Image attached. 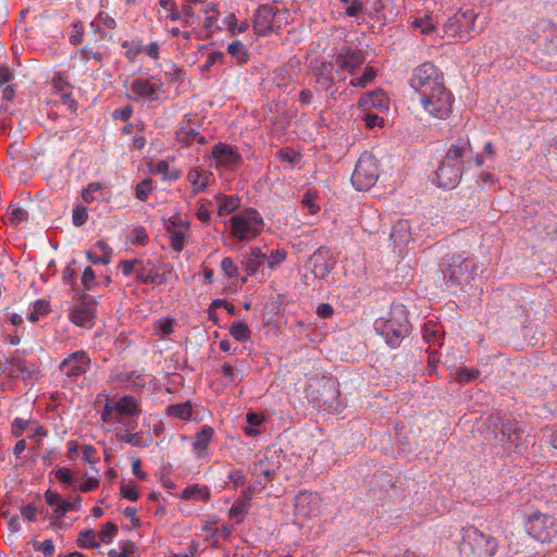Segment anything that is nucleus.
I'll use <instances>...</instances> for the list:
<instances>
[{
	"instance_id": "f257e3e1",
	"label": "nucleus",
	"mask_w": 557,
	"mask_h": 557,
	"mask_svg": "<svg viewBox=\"0 0 557 557\" xmlns=\"http://www.w3.org/2000/svg\"><path fill=\"white\" fill-rule=\"evenodd\" d=\"M411 87L419 94L420 103L433 117L446 119L451 112L453 96L446 88L437 67L425 62L419 65L410 79Z\"/></svg>"
},
{
	"instance_id": "f03ea898",
	"label": "nucleus",
	"mask_w": 557,
	"mask_h": 557,
	"mask_svg": "<svg viewBox=\"0 0 557 557\" xmlns=\"http://www.w3.org/2000/svg\"><path fill=\"white\" fill-rule=\"evenodd\" d=\"M498 549L497 540L469 525L462 529L459 544L460 557H494Z\"/></svg>"
},
{
	"instance_id": "7ed1b4c3",
	"label": "nucleus",
	"mask_w": 557,
	"mask_h": 557,
	"mask_svg": "<svg viewBox=\"0 0 557 557\" xmlns=\"http://www.w3.org/2000/svg\"><path fill=\"white\" fill-rule=\"evenodd\" d=\"M375 331L385 338L391 347H396L409 333V321L403 306H395L387 318H380L374 323Z\"/></svg>"
},
{
	"instance_id": "20e7f679",
	"label": "nucleus",
	"mask_w": 557,
	"mask_h": 557,
	"mask_svg": "<svg viewBox=\"0 0 557 557\" xmlns=\"http://www.w3.org/2000/svg\"><path fill=\"white\" fill-rule=\"evenodd\" d=\"M322 497L315 492L301 491L294 499V523L300 528L311 529L322 513Z\"/></svg>"
},
{
	"instance_id": "39448f33",
	"label": "nucleus",
	"mask_w": 557,
	"mask_h": 557,
	"mask_svg": "<svg viewBox=\"0 0 557 557\" xmlns=\"http://www.w3.org/2000/svg\"><path fill=\"white\" fill-rule=\"evenodd\" d=\"M263 228V219L255 209H246L230 219V235L238 242L253 240L262 233Z\"/></svg>"
},
{
	"instance_id": "423d86ee",
	"label": "nucleus",
	"mask_w": 557,
	"mask_h": 557,
	"mask_svg": "<svg viewBox=\"0 0 557 557\" xmlns=\"http://www.w3.org/2000/svg\"><path fill=\"white\" fill-rule=\"evenodd\" d=\"M478 14L471 10H458L443 25L445 36L454 41H469L472 38Z\"/></svg>"
},
{
	"instance_id": "0eeeda50",
	"label": "nucleus",
	"mask_w": 557,
	"mask_h": 557,
	"mask_svg": "<svg viewBox=\"0 0 557 557\" xmlns=\"http://www.w3.org/2000/svg\"><path fill=\"white\" fill-rule=\"evenodd\" d=\"M379 178L376 158L370 152H363L357 161L351 175V183L358 190H368Z\"/></svg>"
},
{
	"instance_id": "6e6552de",
	"label": "nucleus",
	"mask_w": 557,
	"mask_h": 557,
	"mask_svg": "<svg viewBox=\"0 0 557 557\" xmlns=\"http://www.w3.org/2000/svg\"><path fill=\"white\" fill-rule=\"evenodd\" d=\"M528 533L535 540L547 543L557 534V523L555 517L546 513H533L527 522Z\"/></svg>"
},
{
	"instance_id": "1a4fd4ad",
	"label": "nucleus",
	"mask_w": 557,
	"mask_h": 557,
	"mask_svg": "<svg viewBox=\"0 0 557 557\" xmlns=\"http://www.w3.org/2000/svg\"><path fill=\"white\" fill-rule=\"evenodd\" d=\"M129 97L135 101H154L163 92V84L160 79L151 78H136L129 87Z\"/></svg>"
},
{
	"instance_id": "9d476101",
	"label": "nucleus",
	"mask_w": 557,
	"mask_h": 557,
	"mask_svg": "<svg viewBox=\"0 0 557 557\" xmlns=\"http://www.w3.org/2000/svg\"><path fill=\"white\" fill-rule=\"evenodd\" d=\"M97 301L90 296H83L69 313L70 320L77 326L91 327L97 317Z\"/></svg>"
},
{
	"instance_id": "9b49d317",
	"label": "nucleus",
	"mask_w": 557,
	"mask_h": 557,
	"mask_svg": "<svg viewBox=\"0 0 557 557\" xmlns=\"http://www.w3.org/2000/svg\"><path fill=\"white\" fill-rule=\"evenodd\" d=\"M473 277V264L467 258L453 256L449 258L444 278L448 282L462 284L469 283Z\"/></svg>"
},
{
	"instance_id": "f8f14e48",
	"label": "nucleus",
	"mask_w": 557,
	"mask_h": 557,
	"mask_svg": "<svg viewBox=\"0 0 557 557\" xmlns=\"http://www.w3.org/2000/svg\"><path fill=\"white\" fill-rule=\"evenodd\" d=\"M213 166L220 171H234L242 162V157L235 148L220 143L212 148Z\"/></svg>"
},
{
	"instance_id": "ddd939ff",
	"label": "nucleus",
	"mask_w": 557,
	"mask_h": 557,
	"mask_svg": "<svg viewBox=\"0 0 557 557\" xmlns=\"http://www.w3.org/2000/svg\"><path fill=\"white\" fill-rule=\"evenodd\" d=\"M276 27H280L278 11L272 4L259 7L253 20V28L256 33L259 35H267Z\"/></svg>"
},
{
	"instance_id": "4468645a",
	"label": "nucleus",
	"mask_w": 557,
	"mask_h": 557,
	"mask_svg": "<svg viewBox=\"0 0 557 557\" xmlns=\"http://www.w3.org/2000/svg\"><path fill=\"white\" fill-rule=\"evenodd\" d=\"M491 425L498 428L500 432L495 434V440L505 446L508 450L517 449L521 438V434L515 423L511 421L502 422L499 418L491 417L488 419Z\"/></svg>"
},
{
	"instance_id": "2eb2a0df",
	"label": "nucleus",
	"mask_w": 557,
	"mask_h": 557,
	"mask_svg": "<svg viewBox=\"0 0 557 557\" xmlns=\"http://www.w3.org/2000/svg\"><path fill=\"white\" fill-rule=\"evenodd\" d=\"M138 280L144 283H150L153 285H162L169 283H176L178 275L173 269L166 264L162 267V272H154L150 267V263L141 264V268L137 270Z\"/></svg>"
},
{
	"instance_id": "dca6fc26",
	"label": "nucleus",
	"mask_w": 557,
	"mask_h": 557,
	"mask_svg": "<svg viewBox=\"0 0 557 557\" xmlns=\"http://www.w3.org/2000/svg\"><path fill=\"white\" fill-rule=\"evenodd\" d=\"M364 60L366 58L361 50L345 47L333 57L332 61L338 71H347L352 74L363 64Z\"/></svg>"
},
{
	"instance_id": "f3484780",
	"label": "nucleus",
	"mask_w": 557,
	"mask_h": 557,
	"mask_svg": "<svg viewBox=\"0 0 557 557\" xmlns=\"http://www.w3.org/2000/svg\"><path fill=\"white\" fill-rule=\"evenodd\" d=\"M89 366V357L85 351L79 350L65 358L60 364V370L67 377H77L85 374Z\"/></svg>"
},
{
	"instance_id": "a211bd4d",
	"label": "nucleus",
	"mask_w": 557,
	"mask_h": 557,
	"mask_svg": "<svg viewBox=\"0 0 557 557\" xmlns=\"http://www.w3.org/2000/svg\"><path fill=\"white\" fill-rule=\"evenodd\" d=\"M280 468L277 457H262L251 466V474L257 478V483L260 488H264L267 483L270 482Z\"/></svg>"
},
{
	"instance_id": "6ab92c4d",
	"label": "nucleus",
	"mask_w": 557,
	"mask_h": 557,
	"mask_svg": "<svg viewBox=\"0 0 557 557\" xmlns=\"http://www.w3.org/2000/svg\"><path fill=\"white\" fill-rule=\"evenodd\" d=\"M462 171L463 170L459 168L457 163L448 162V160L444 158L436 172L438 185L447 189L455 187L461 178Z\"/></svg>"
},
{
	"instance_id": "aec40b11",
	"label": "nucleus",
	"mask_w": 557,
	"mask_h": 557,
	"mask_svg": "<svg viewBox=\"0 0 557 557\" xmlns=\"http://www.w3.org/2000/svg\"><path fill=\"white\" fill-rule=\"evenodd\" d=\"M472 153V146L468 138H459L454 143L445 158L448 162L457 163L463 170L465 160Z\"/></svg>"
},
{
	"instance_id": "412c9836",
	"label": "nucleus",
	"mask_w": 557,
	"mask_h": 557,
	"mask_svg": "<svg viewBox=\"0 0 557 557\" xmlns=\"http://www.w3.org/2000/svg\"><path fill=\"white\" fill-rule=\"evenodd\" d=\"M358 106L363 111H367L371 108L385 111L389 108V98L383 90H374L360 97L358 100Z\"/></svg>"
},
{
	"instance_id": "4be33fe9",
	"label": "nucleus",
	"mask_w": 557,
	"mask_h": 557,
	"mask_svg": "<svg viewBox=\"0 0 557 557\" xmlns=\"http://www.w3.org/2000/svg\"><path fill=\"white\" fill-rule=\"evenodd\" d=\"M211 177V172L205 171L199 166L191 168L187 173V181L191 186V193L194 195H197L199 193L207 190Z\"/></svg>"
},
{
	"instance_id": "5701e85b",
	"label": "nucleus",
	"mask_w": 557,
	"mask_h": 557,
	"mask_svg": "<svg viewBox=\"0 0 557 557\" xmlns=\"http://www.w3.org/2000/svg\"><path fill=\"white\" fill-rule=\"evenodd\" d=\"M213 434L214 431L209 425H203L201 430L196 433L193 442V451L197 458H203L207 455Z\"/></svg>"
},
{
	"instance_id": "b1692460",
	"label": "nucleus",
	"mask_w": 557,
	"mask_h": 557,
	"mask_svg": "<svg viewBox=\"0 0 557 557\" xmlns=\"http://www.w3.org/2000/svg\"><path fill=\"white\" fill-rule=\"evenodd\" d=\"M256 490V487H248L243 492V498L235 502L230 509L231 519L235 520V522L239 523L244 520L250 508L251 494Z\"/></svg>"
},
{
	"instance_id": "393cba45",
	"label": "nucleus",
	"mask_w": 557,
	"mask_h": 557,
	"mask_svg": "<svg viewBox=\"0 0 557 557\" xmlns=\"http://www.w3.org/2000/svg\"><path fill=\"white\" fill-rule=\"evenodd\" d=\"M391 239L396 247L406 246L411 240V227L408 221L398 220L394 223Z\"/></svg>"
},
{
	"instance_id": "a878e982",
	"label": "nucleus",
	"mask_w": 557,
	"mask_h": 557,
	"mask_svg": "<svg viewBox=\"0 0 557 557\" xmlns=\"http://www.w3.org/2000/svg\"><path fill=\"white\" fill-rule=\"evenodd\" d=\"M177 138L185 144H193L195 141L200 145L206 144L205 137L199 135L197 126H195L191 119H185L183 121Z\"/></svg>"
},
{
	"instance_id": "bb28decb",
	"label": "nucleus",
	"mask_w": 557,
	"mask_h": 557,
	"mask_svg": "<svg viewBox=\"0 0 557 557\" xmlns=\"http://www.w3.org/2000/svg\"><path fill=\"white\" fill-rule=\"evenodd\" d=\"M180 497L185 500L207 502L210 498V490L206 485L194 484L186 486Z\"/></svg>"
},
{
	"instance_id": "cd10ccee",
	"label": "nucleus",
	"mask_w": 557,
	"mask_h": 557,
	"mask_svg": "<svg viewBox=\"0 0 557 557\" xmlns=\"http://www.w3.org/2000/svg\"><path fill=\"white\" fill-rule=\"evenodd\" d=\"M215 201L218 203V214L219 215H227L234 212L240 206V198L238 196H226L223 194H218L215 196Z\"/></svg>"
},
{
	"instance_id": "c85d7f7f",
	"label": "nucleus",
	"mask_w": 557,
	"mask_h": 557,
	"mask_svg": "<svg viewBox=\"0 0 557 557\" xmlns=\"http://www.w3.org/2000/svg\"><path fill=\"white\" fill-rule=\"evenodd\" d=\"M13 370L21 373L23 380H37L40 375L39 367L34 363H27L22 359H14L12 362Z\"/></svg>"
},
{
	"instance_id": "c756f323",
	"label": "nucleus",
	"mask_w": 557,
	"mask_h": 557,
	"mask_svg": "<svg viewBox=\"0 0 557 557\" xmlns=\"http://www.w3.org/2000/svg\"><path fill=\"white\" fill-rule=\"evenodd\" d=\"M166 414L174 419L188 421L193 416V406L190 401L170 405L166 407Z\"/></svg>"
},
{
	"instance_id": "7c9ffc66",
	"label": "nucleus",
	"mask_w": 557,
	"mask_h": 557,
	"mask_svg": "<svg viewBox=\"0 0 557 557\" xmlns=\"http://www.w3.org/2000/svg\"><path fill=\"white\" fill-rule=\"evenodd\" d=\"M310 263L312 265L311 271L317 278L322 280L329 275L331 264L321 253H314L310 258Z\"/></svg>"
},
{
	"instance_id": "2f4dec72",
	"label": "nucleus",
	"mask_w": 557,
	"mask_h": 557,
	"mask_svg": "<svg viewBox=\"0 0 557 557\" xmlns=\"http://www.w3.org/2000/svg\"><path fill=\"white\" fill-rule=\"evenodd\" d=\"M265 257H267V253L262 252L260 248H258V247L250 248L249 256L245 263V271L248 274H255L259 270L262 261H264L263 258H265Z\"/></svg>"
},
{
	"instance_id": "473e14b6",
	"label": "nucleus",
	"mask_w": 557,
	"mask_h": 557,
	"mask_svg": "<svg viewBox=\"0 0 557 557\" xmlns=\"http://www.w3.org/2000/svg\"><path fill=\"white\" fill-rule=\"evenodd\" d=\"M114 407L116 409V413L121 416H132L138 411L137 403L131 396H124L114 400Z\"/></svg>"
},
{
	"instance_id": "72a5a7b5",
	"label": "nucleus",
	"mask_w": 557,
	"mask_h": 557,
	"mask_svg": "<svg viewBox=\"0 0 557 557\" xmlns=\"http://www.w3.org/2000/svg\"><path fill=\"white\" fill-rule=\"evenodd\" d=\"M411 26L413 28L420 29V33L422 35H431L435 32L436 28V22L433 20V17L429 14L424 15L423 17H416L411 22Z\"/></svg>"
},
{
	"instance_id": "f704fd0d",
	"label": "nucleus",
	"mask_w": 557,
	"mask_h": 557,
	"mask_svg": "<svg viewBox=\"0 0 557 557\" xmlns=\"http://www.w3.org/2000/svg\"><path fill=\"white\" fill-rule=\"evenodd\" d=\"M376 76V70L370 65H367L363 73L360 76L352 77L349 84L352 87L364 88L369 86Z\"/></svg>"
},
{
	"instance_id": "c9c22d12",
	"label": "nucleus",
	"mask_w": 557,
	"mask_h": 557,
	"mask_svg": "<svg viewBox=\"0 0 557 557\" xmlns=\"http://www.w3.org/2000/svg\"><path fill=\"white\" fill-rule=\"evenodd\" d=\"M227 53L239 64H244L248 61L247 49L239 40H234L227 46Z\"/></svg>"
},
{
	"instance_id": "e433bc0d",
	"label": "nucleus",
	"mask_w": 557,
	"mask_h": 557,
	"mask_svg": "<svg viewBox=\"0 0 557 557\" xmlns=\"http://www.w3.org/2000/svg\"><path fill=\"white\" fill-rule=\"evenodd\" d=\"M543 54L550 57L552 60H545L543 57L540 58V62L548 67L557 69V36H555L542 51Z\"/></svg>"
},
{
	"instance_id": "4c0bfd02",
	"label": "nucleus",
	"mask_w": 557,
	"mask_h": 557,
	"mask_svg": "<svg viewBox=\"0 0 557 557\" xmlns=\"http://www.w3.org/2000/svg\"><path fill=\"white\" fill-rule=\"evenodd\" d=\"M77 545L81 548H97L100 546V542L97 540V533L89 529L79 533L77 537Z\"/></svg>"
},
{
	"instance_id": "58836bf2",
	"label": "nucleus",
	"mask_w": 557,
	"mask_h": 557,
	"mask_svg": "<svg viewBox=\"0 0 557 557\" xmlns=\"http://www.w3.org/2000/svg\"><path fill=\"white\" fill-rule=\"evenodd\" d=\"M333 62L330 64H322L319 73H317V83L323 89H329L334 82V77L332 75Z\"/></svg>"
},
{
	"instance_id": "ea45409f",
	"label": "nucleus",
	"mask_w": 557,
	"mask_h": 557,
	"mask_svg": "<svg viewBox=\"0 0 557 557\" xmlns=\"http://www.w3.org/2000/svg\"><path fill=\"white\" fill-rule=\"evenodd\" d=\"M230 335L237 342L244 343L250 338V330L243 322H234L230 326Z\"/></svg>"
},
{
	"instance_id": "a19ab883",
	"label": "nucleus",
	"mask_w": 557,
	"mask_h": 557,
	"mask_svg": "<svg viewBox=\"0 0 557 557\" xmlns=\"http://www.w3.org/2000/svg\"><path fill=\"white\" fill-rule=\"evenodd\" d=\"M101 195H102V184L98 183V182L88 184L82 190V198L87 203H90L95 200L100 199Z\"/></svg>"
},
{
	"instance_id": "79ce46f5",
	"label": "nucleus",
	"mask_w": 557,
	"mask_h": 557,
	"mask_svg": "<svg viewBox=\"0 0 557 557\" xmlns=\"http://www.w3.org/2000/svg\"><path fill=\"white\" fill-rule=\"evenodd\" d=\"M152 172L161 174L164 180H177L180 177V172L176 169L171 168L170 163L165 160L157 162Z\"/></svg>"
},
{
	"instance_id": "37998d69",
	"label": "nucleus",
	"mask_w": 557,
	"mask_h": 557,
	"mask_svg": "<svg viewBox=\"0 0 557 557\" xmlns=\"http://www.w3.org/2000/svg\"><path fill=\"white\" fill-rule=\"evenodd\" d=\"M205 20H203V26L207 30H212L218 28L216 22L219 18V11L216 9V5L213 3L208 4L205 10Z\"/></svg>"
},
{
	"instance_id": "c03bdc74",
	"label": "nucleus",
	"mask_w": 557,
	"mask_h": 557,
	"mask_svg": "<svg viewBox=\"0 0 557 557\" xmlns=\"http://www.w3.org/2000/svg\"><path fill=\"white\" fill-rule=\"evenodd\" d=\"M206 0H187V2L183 5V24L185 27L193 26L198 20V15H196L191 3H203Z\"/></svg>"
},
{
	"instance_id": "a18cd8bd",
	"label": "nucleus",
	"mask_w": 557,
	"mask_h": 557,
	"mask_svg": "<svg viewBox=\"0 0 557 557\" xmlns=\"http://www.w3.org/2000/svg\"><path fill=\"white\" fill-rule=\"evenodd\" d=\"M224 25L233 35L242 34L249 27V24L246 21L238 23L233 13L228 14L224 18Z\"/></svg>"
},
{
	"instance_id": "49530a36",
	"label": "nucleus",
	"mask_w": 557,
	"mask_h": 557,
	"mask_svg": "<svg viewBox=\"0 0 557 557\" xmlns=\"http://www.w3.org/2000/svg\"><path fill=\"white\" fill-rule=\"evenodd\" d=\"M286 257H287V251L283 248H277V249L271 250L270 253H267V257L263 259H264V261H267L268 267L270 269H275L282 262L285 261Z\"/></svg>"
},
{
	"instance_id": "de8ad7c7",
	"label": "nucleus",
	"mask_w": 557,
	"mask_h": 557,
	"mask_svg": "<svg viewBox=\"0 0 557 557\" xmlns=\"http://www.w3.org/2000/svg\"><path fill=\"white\" fill-rule=\"evenodd\" d=\"M117 533V528L112 522H107L101 531L97 533V540L100 542V544H109L113 541L114 536Z\"/></svg>"
},
{
	"instance_id": "09e8293b",
	"label": "nucleus",
	"mask_w": 557,
	"mask_h": 557,
	"mask_svg": "<svg viewBox=\"0 0 557 557\" xmlns=\"http://www.w3.org/2000/svg\"><path fill=\"white\" fill-rule=\"evenodd\" d=\"M101 419L107 423H120L121 420L117 417L116 409L114 407V400H108L106 403L103 410L101 412Z\"/></svg>"
},
{
	"instance_id": "8fccbe9b",
	"label": "nucleus",
	"mask_w": 557,
	"mask_h": 557,
	"mask_svg": "<svg viewBox=\"0 0 557 557\" xmlns=\"http://www.w3.org/2000/svg\"><path fill=\"white\" fill-rule=\"evenodd\" d=\"M50 310L49 304L46 300H37L33 306V310L28 314L32 322L38 321L41 317L46 315Z\"/></svg>"
},
{
	"instance_id": "3c124183",
	"label": "nucleus",
	"mask_w": 557,
	"mask_h": 557,
	"mask_svg": "<svg viewBox=\"0 0 557 557\" xmlns=\"http://www.w3.org/2000/svg\"><path fill=\"white\" fill-rule=\"evenodd\" d=\"M152 180L146 178L139 182L135 187V195L140 201H145L148 196L152 193Z\"/></svg>"
},
{
	"instance_id": "603ef678",
	"label": "nucleus",
	"mask_w": 557,
	"mask_h": 557,
	"mask_svg": "<svg viewBox=\"0 0 557 557\" xmlns=\"http://www.w3.org/2000/svg\"><path fill=\"white\" fill-rule=\"evenodd\" d=\"M223 53L221 51H211L208 53L205 63L201 65L202 72H209L214 65L223 62Z\"/></svg>"
},
{
	"instance_id": "864d4df0",
	"label": "nucleus",
	"mask_w": 557,
	"mask_h": 557,
	"mask_svg": "<svg viewBox=\"0 0 557 557\" xmlns=\"http://www.w3.org/2000/svg\"><path fill=\"white\" fill-rule=\"evenodd\" d=\"M479 375V371L474 369H458L455 372V380L461 384H466L476 379Z\"/></svg>"
},
{
	"instance_id": "5fc2aeb1",
	"label": "nucleus",
	"mask_w": 557,
	"mask_h": 557,
	"mask_svg": "<svg viewBox=\"0 0 557 557\" xmlns=\"http://www.w3.org/2000/svg\"><path fill=\"white\" fill-rule=\"evenodd\" d=\"M317 198V194L311 190L307 191L302 197V205L308 209L310 214H314L320 210Z\"/></svg>"
},
{
	"instance_id": "6e6d98bb",
	"label": "nucleus",
	"mask_w": 557,
	"mask_h": 557,
	"mask_svg": "<svg viewBox=\"0 0 557 557\" xmlns=\"http://www.w3.org/2000/svg\"><path fill=\"white\" fill-rule=\"evenodd\" d=\"M96 248L100 251L99 261L101 264H108L111 261L112 248L103 239L96 243Z\"/></svg>"
},
{
	"instance_id": "4d7b16f0",
	"label": "nucleus",
	"mask_w": 557,
	"mask_h": 557,
	"mask_svg": "<svg viewBox=\"0 0 557 557\" xmlns=\"http://www.w3.org/2000/svg\"><path fill=\"white\" fill-rule=\"evenodd\" d=\"M221 269L224 272L225 276L228 278H234L237 277L238 275V267L230 257H225L222 259Z\"/></svg>"
},
{
	"instance_id": "13d9d810",
	"label": "nucleus",
	"mask_w": 557,
	"mask_h": 557,
	"mask_svg": "<svg viewBox=\"0 0 557 557\" xmlns=\"http://www.w3.org/2000/svg\"><path fill=\"white\" fill-rule=\"evenodd\" d=\"M81 502H82L81 497H76L75 500H73V502L63 499L61 508H55L54 512L58 516H63L64 513H66L69 511H77L81 508Z\"/></svg>"
},
{
	"instance_id": "bf43d9fd",
	"label": "nucleus",
	"mask_w": 557,
	"mask_h": 557,
	"mask_svg": "<svg viewBox=\"0 0 557 557\" xmlns=\"http://www.w3.org/2000/svg\"><path fill=\"white\" fill-rule=\"evenodd\" d=\"M84 38V26L81 22H75L72 24V29L69 36L70 42L72 45H79L83 42Z\"/></svg>"
},
{
	"instance_id": "052dcab7",
	"label": "nucleus",
	"mask_w": 557,
	"mask_h": 557,
	"mask_svg": "<svg viewBox=\"0 0 557 557\" xmlns=\"http://www.w3.org/2000/svg\"><path fill=\"white\" fill-rule=\"evenodd\" d=\"M246 419L249 426L245 428V433L250 436L256 435L257 432L253 430V426H259L262 424L264 420L263 417L261 414L250 412L247 414Z\"/></svg>"
},
{
	"instance_id": "680f3d73",
	"label": "nucleus",
	"mask_w": 557,
	"mask_h": 557,
	"mask_svg": "<svg viewBox=\"0 0 557 557\" xmlns=\"http://www.w3.org/2000/svg\"><path fill=\"white\" fill-rule=\"evenodd\" d=\"M134 553V544L131 542H125L120 545V550L110 549L108 553V557H131Z\"/></svg>"
},
{
	"instance_id": "e2e57ef3",
	"label": "nucleus",
	"mask_w": 557,
	"mask_h": 557,
	"mask_svg": "<svg viewBox=\"0 0 557 557\" xmlns=\"http://www.w3.org/2000/svg\"><path fill=\"white\" fill-rule=\"evenodd\" d=\"M88 213L85 207L76 206L73 209L72 221L75 226H82L87 222Z\"/></svg>"
},
{
	"instance_id": "0e129e2a",
	"label": "nucleus",
	"mask_w": 557,
	"mask_h": 557,
	"mask_svg": "<svg viewBox=\"0 0 557 557\" xmlns=\"http://www.w3.org/2000/svg\"><path fill=\"white\" fill-rule=\"evenodd\" d=\"M438 332L440 327L435 323L428 322L423 326L422 335L425 342L434 343L436 341Z\"/></svg>"
},
{
	"instance_id": "69168bd1",
	"label": "nucleus",
	"mask_w": 557,
	"mask_h": 557,
	"mask_svg": "<svg viewBox=\"0 0 557 557\" xmlns=\"http://www.w3.org/2000/svg\"><path fill=\"white\" fill-rule=\"evenodd\" d=\"M76 54L79 55V58L85 62H88L90 60H95L97 62L102 61V54L98 51H94L91 48L88 47H83L76 52Z\"/></svg>"
},
{
	"instance_id": "338daca9",
	"label": "nucleus",
	"mask_w": 557,
	"mask_h": 557,
	"mask_svg": "<svg viewBox=\"0 0 557 557\" xmlns=\"http://www.w3.org/2000/svg\"><path fill=\"white\" fill-rule=\"evenodd\" d=\"M173 322L168 319L158 320L154 324V330L159 336H165L173 333Z\"/></svg>"
},
{
	"instance_id": "774afa93",
	"label": "nucleus",
	"mask_w": 557,
	"mask_h": 557,
	"mask_svg": "<svg viewBox=\"0 0 557 557\" xmlns=\"http://www.w3.org/2000/svg\"><path fill=\"white\" fill-rule=\"evenodd\" d=\"M346 4L345 13L350 17L357 16L362 11V3L359 0H339Z\"/></svg>"
}]
</instances>
